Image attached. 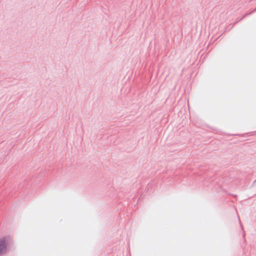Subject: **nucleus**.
Instances as JSON below:
<instances>
[{
    "instance_id": "f257e3e1",
    "label": "nucleus",
    "mask_w": 256,
    "mask_h": 256,
    "mask_svg": "<svg viewBox=\"0 0 256 256\" xmlns=\"http://www.w3.org/2000/svg\"><path fill=\"white\" fill-rule=\"evenodd\" d=\"M8 236H4L0 238V256L6 252V246L9 240Z\"/></svg>"
},
{
    "instance_id": "f03ea898",
    "label": "nucleus",
    "mask_w": 256,
    "mask_h": 256,
    "mask_svg": "<svg viewBox=\"0 0 256 256\" xmlns=\"http://www.w3.org/2000/svg\"><path fill=\"white\" fill-rule=\"evenodd\" d=\"M256 8L255 9H254V10H252L250 12L246 14L241 18H240V20H242L244 17L246 16H247L251 14L253 12H256Z\"/></svg>"
},
{
    "instance_id": "7ed1b4c3",
    "label": "nucleus",
    "mask_w": 256,
    "mask_h": 256,
    "mask_svg": "<svg viewBox=\"0 0 256 256\" xmlns=\"http://www.w3.org/2000/svg\"><path fill=\"white\" fill-rule=\"evenodd\" d=\"M240 20H239V19H238V20H236V22H239V21H240Z\"/></svg>"
}]
</instances>
